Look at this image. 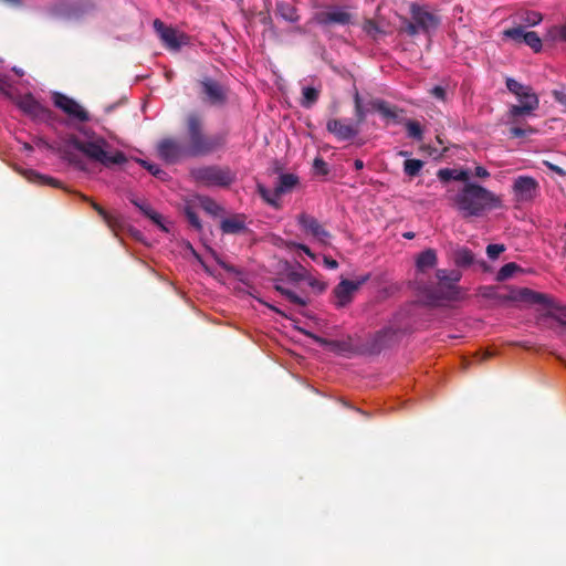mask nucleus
<instances>
[{
  "instance_id": "obj_52",
  "label": "nucleus",
  "mask_w": 566,
  "mask_h": 566,
  "mask_svg": "<svg viewBox=\"0 0 566 566\" xmlns=\"http://www.w3.org/2000/svg\"><path fill=\"white\" fill-rule=\"evenodd\" d=\"M308 285L314 289L317 293H322L326 290V284L324 282L318 281L315 277L307 276L306 279Z\"/></svg>"
},
{
  "instance_id": "obj_48",
  "label": "nucleus",
  "mask_w": 566,
  "mask_h": 566,
  "mask_svg": "<svg viewBox=\"0 0 566 566\" xmlns=\"http://www.w3.org/2000/svg\"><path fill=\"white\" fill-rule=\"evenodd\" d=\"M505 251L504 244H489L486 247V254L491 260H495Z\"/></svg>"
},
{
  "instance_id": "obj_59",
  "label": "nucleus",
  "mask_w": 566,
  "mask_h": 566,
  "mask_svg": "<svg viewBox=\"0 0 566 566\" xmlns=\"http://www.w3.org/2000/svg\"><path fill=\"white\" fill-rule=\"evenodd\" d=\"M553 96H554L556 102H558L559 104L566 106V93L565 92H563V91H554L553 92Z\"/></svg>"
},
{
  "instance_id": "obj_35",
  "label": "nucleus",
  "mask_w": 566,
  "mask_h": 566,
  "mask_svg": "<svg viewBox=\"0 0 566 566\" xmlns=\"http://www.w3.org/2000/svg\"><path fill=\"white\" fill-rule=\"evenodd\" d=\"M522 268L516 264L515 262H510L504 264L499 272L496 273L495 280L497 282L506 281L507 279L512 277L514 273L522 272Z\"/></svg>"
},
{
  "instance_id": "obj_20",
  "label": "nucleus",
  "mask_w": 566,
  "mask_h": 566,
  "mask_svg": "<svg viewBox=\"0 0 566 566\" xmlns=\"http://www.w3.org/2000/svg\"><path fill=\"white\" fill-rule=\"evenodd\" d=\"M356 291L357 290L353 281L342 280L333 290V294L336 298L335 305L337 307H344L348 305L352 302L353 295Z\"/></svg>"
},
{
  "instance_id": "obj_8",
  "label": "nucleus",
  "mask_w": 566,
  "mask_h": 566,
  "mask_svg": "<svg viewBox=\"0 0 566 566\" xmlns=\"http://www.w3.org/2000/svg\"><path fill=\"white\" fill-rule=\"evenodd\" d=\"M398 335L392 328H385L360 344V354L377 355L396 344Z\"/></svg>"
},
{
  "instance_id": "obj_26",
  "label": "nucleus",
  "mask_w": 566,
  "mask_h": 566,
  "mask_svg": "<svg viewBox=\"0 0 566 566\" xmlns=\"http://www.w3.org/2000/svg\"><path fill=\"white\" fill-rule=\"evenodd\" d=\"M82 198L84 201H87L91 203L92 208L101 216V218L103 219V221L107 224V227L109 229L115 231L116 228L120 227L122 222L117 216L109 213L101 205L91 200L88 197L82 196Z\"/></svg>"
},
{
  "instance_id": "obj_16",
  "label": "nucleus",
  "mask_w": 566,
  "mask_h": 566,
  "mask_svg": "<svg viewBox=\"0 0 566 566\" xmlns=\"http://www.w3.org/2000/svg\"><path fill=\"white\" fill-rule=\"evenodd\" d=\"M411 19L421 28L422 32H429L439 25V18L429 11L428 7L417 3L410 4Z\"/></svg>"
},
{
  "instance_id": "obj_34",
  "label": "nucleus",
  "mask_w": 566,
  "mask_h": 566,
  "mask_svg": "<svg viewBox=\"0 0 566 566\" xmlns=\"http://www.w3.org/2000/svg\"><path fill=\"white\" fill-rule=\"evenodd\" d=\"M275 291H277L282 296H284L289 302L298 306H306L307 301L301 296H298L292 290H289L280 284L274 285Z\"/></svg>"
},
{
  "instance_id": "obj_32",
  "label": "nucleus",
  "mask_w": 566,
  "mask_h": 566,
  "mask_svg": "<svg viewBox=\"0 0 566 566\" xmlns=\"http://www.w3.org/2000/svg\"><path fill=\"white\" fill-rule=\"evenodd\" d=\"M276 13L289 22H296L300 19L295 7L285 1L276 2Z\"/></svg>"
},
{
  "instance_id": "obj_19",
  "label": "nucleus",
  "mask_w": 566,
  "mask_h": 566,
  "mask_svg": "<svg viewBox=\"0 0 566 566\" xmlns=\"http://www.w3.org/2000/svg\"><path fill=\"white\" fill-rule=\"evenodd\" d=\"M518 302L528 305H541L542 307H551L554 305V298L541 292H536L528 287H520L517 294Z\"/></svg>"
},
{
  "instance_id": "obj_61",
  "label": "nucleus",
  "mask_w": 566,
  "mask_h": 566,
  "mask_svg": "<svg viewBox=\"0 0 566 566\" xmlns=\"http://www.w3.org/2000/svg\"><path fill=\"white\" fill-rule=\"evenodd\" d=\"M520 287H510L507 292V300L512 302H518L517 294Z\"/></svg>"
},
{
  "instance_id": "obj_44",
  "label": "nucleus",
  "mask_w": 566,
  "mask_h": 566,
  "mask_svg": "<svg viewBox=\"0 0 566 566\" xmlns=\"http://www.w3.org/2000/svg\"><path fill=\"white\" fill-rule=\"evenodd\" d=\"M27 176L32 181H38L39 180L41 184H48V185H51L53 187H59L60 186L59 180L53 179L51 177H45V176L39 175L35 171H33V170L28 171Z\"/></svg>"
},
{
  "instance_id": "obj_41",
  "label": "nucleus",
  "mask_w": 566,
  "mask_h": 566,
  "mask_svg": "<svg viewBox=\"0 0 566 566\" xmlns=\"http://www.w3.org/2000/svg\"><path fill=\"white\" fill-rule=\"evenodd\" d=\"M527 46H530L534 52H539L542 50V40L538 34L534 31H528L524 35V41Z\"/></svg>"
},
{
  "instance_id": "obj_24",
  "label": "nucleus",
  "mask_w": 566,
  "mask_h": 566,
  "mask_svg": "<svg viewBox=\"0 0 566 566\" xmlns=\"http://www.w3.org/2000/svg\"><path fill=\"white\" fill-rule=\"evenodd\" d=\"M220 229L227 234H238L247 230L244 216L237 214L231 218H226L220 223Z\"/></svg>"
},
{
  "instance_id": "obj_15",
  "label": "nucleus",
  "mask_w": 566,
  "mask_h": 566,
  "mask_svg": "<svg viewBox=\"0 0 566 566\" xmlns=\"http://www.w3.org/2000/svg\"><path fill=\"white\" fill-rule=\"evenodd\" d=\"M202 87L203 101L213 106H222L227 102V91L217 81L206 77L200 82Z\"/></svg>"
},
{
  "instance_id": "obj_38",
  "label": "nucleus",
  "mask_w": 566,
  "mask_h": 566,
  "mask_svg": "<svg viewBox=\"0 0 566 566\" xmlns=\"http://www.w3.org/2000/svg\"><path fill=\"white\" fill-rule=\"evenodd\" d=\"M423 167V161L420 159H406L403 163V172L409 177L419 175Z\"/></svg>"
},
{
  "instance_id": "obj_13",
  "label": "nucleus",
  "mask_w": 566,
  "mask_h": 566,
  "mask_svg": "<svg viewBox=\"0 0 566 566\" xmlns=\"http://www.w3.org/2000/svg\"><path fill=\"white\" fill-rule=\"evenodd\" d=\"M18 107L28 116L39 119L45 120L50 118L51 112L46 107H44L32 94H24L20 96L15 101Z\"/></svg>"
},
{
  "instance_id": "obj_36",
  "label": "nucleus",
  "mask_w": 566,
  "mask_h": 566,
  "mask_svg": "<svg viewBox=\"0 0 566 566\" xmlns=\"http://www.w3.org/2000/svg\"><path fill=\"white\" fill-rule=\"evenodd\" d=\"M140 212L149 218L155 224H157L161 230L168 231V229L163 223V217L160 213L156 212L148 203L144 202L140 208Z\"/></svg>"
},
{
  "instance_id": "obj_43",
  "label": "nucleus",
  "mask_w": 566,
  "mask_h": 566,
  "mask_svg": "<svg viewBox=\"0 0 566 566\" xmlns=\"http://www.w3.org/2000/svg\"><path fill=\"white\" fill-rule=\"evenodd\" d=\"M185 214H186L188 222L191 224V227H193L198 231L201 230L202 227H201L200 219L191 206H186Z\"/></svg>"
},
{
  "instance_id": "obj_64",
  "label": "nucleus",
  "mask_w": 566,
  "mask_h": 566,
  "mask_svg": "<svg viewBox=\"0 0 566 566\" xmlns=\"http://www.w3.org/2000/svg\"><path fill=\"white\" fill-rule=\"evenodd\" d=\"M324 263H325V265H326L328 269H332V270H334V269H337V268H338V263H337V261H336V260H334V259L327 258V256H325V258H324Z\"/></svg>"
},
{
  "instance_id": "obj_10",
  "label": "nucleus",
  "mask_w": 566,
  "mask_h": 566,
  "mask_svg": "<svg viewBox=\"0 0 566 566\" xmlns=\"http://www.w3.org/2000/svg\"><path fill=\"white\" fill-rule=\"evenodd\" d=\"M52 99L55 107L60 108L67 116L80 122H87L90 119L88 113L75 99L67 95L55 92L52 95Z\"/></svg>"
},
{
  "instance_id": "obj_33",
  "label": "nucleus",
  "mask_w": 566,
  "mask_h": 566,
  "mask_svg": "<svg viewBox=\"0 0 566 566\" xmlns=\"http://www.w3.org/2000/svg\"><path fill=\"white\" fill-rule=\"evenodd\" d=\"M258 193L261 196V198L270 206L274 208L280 207V195H276V189L274 188L273 191L269 190L264 185L258 184L256 186Z\"/></svg>"
},
{
  "instance_id": "obj_55",
  "label": "nucleus",
  "mask_w": 566,
  "mask_h": 566,
  "mask_svg": "<svg viewBox=\"0 0 566 566\" xmlns=\"http://www.w3.org/2000/svg\"><path fill=\"white\" fill-rule=\"evenodd\" d=\"M430 94L436 97L437 99L444 101L447 92L444 87L437 85L430 90Z\"/></svg>"
},
{
  "instance_id": "obj_11",
  "label": "nucleus",
  "mask_w": 566,
  "mask_h": 566,
  "mask_svg": "<svg viewBox=\"0 0 566 566\" xmlns=\"http://www.w3.org/2000/svg\"><path fill=\"white\" fill-rule=\"evenodd\" d=\"M313 20L322 27L348 25L353 23V14L338 7H332L328 10L316 12Z\"/></svg>"
},
{
  "instance_id": "obj_2",
  "label": "nucleus",
  "mask_w": 566,
  "mask_h": 566,
  "mask_svg": "<svg viewBox=\"0 0 566 566\" xmlns=\"http://www.w3.org/2000/svg\"><path fill=\"white\" fill-rule=\"evenodd\" d=\"M185 134L184 144L188 157H206L226 145V137L222 134H208L205 118L198 112H190L184 120Z\"/></svg>"
},
{
  "instance_id": "obj_46",
  "label": "nucleus",
  "mask_w": 566,
  "mask_h": 566,
  "mask_svg": "<svg viewBox=\"0 0 566 566\" xmlns=\"http://www.w3.org/2000/svg\"><path fill=\"white\" fill-rule=\"evenodd\" d=\"M201 206L207 212L213 216H217L221 211V207L213 199L208 197L201 200Z\"/></svg>"
},
{
  "instance_id": "obj_51",
  "label": "nucleus",
  "mask_w": 566,
  "mask_h": 566,
  "mask_svg": "<svg viewBox=\"0 0 566 566\" xmlns=\"http://www.w3.org/2000/svg\"><path fill=\"white\" fill-rule=\"evenodd\" d=\"M534 132H535V129H533L530 126L527 128H522V127H517V126L510 128V135L515 138L525 137L527 133L532 134Z\"/></svg>"
},
{
  "instance_id": "obj_45",
  "label": "nucleus",
  "mask_w": 566,
  "mask_h": 566,
  "mask_svg": "<svg viewBox=\"0 0 566 566\" xmlns=\"http://www.w3.org/2000/svg\"><path fill=\"white\" fill-rule=\"evenodd\" d=\"M137 161L144 168H146L153 176L160 178V179H164V177L166 176V172L163 169H160L157 165L150 164L143 159H137Z\"/></svg>"
},
{
  "instance_id": "obj_58",
  "label": "nucleus",
  "mask_w": 566,
  "mask_h": 566,
  "mask_svg": "<svg viewBox=\"0 0 566 566\" xmlns=\"http://www.w3.org/2000/svg\"><path fill=\"white\" fill-rule=\"evenodd\" d=\"M11 87L7 76L0 74V92L9 96L8 90Z\"/></svg>"
},
{
  "instance_id": "obj_22",
  "label": "nucleus",
  "mask_w": 566,
  "mask_h": 566,
  "mask_svg": "<svg viewBox=\"0 0 566 566\" xmlns=\"http://www.w3.org/2000/svg\"><path fill=\"white\" fill-rule=\"evenodd\" d=\"M369 106L373 111L378 112L382 117L399 123V114L402 113L397 106L390 105L388 102L376 98L370 101Z\"/></svg>"
},
{
  "instance_id": "obj_18",
  "label": "nucleus",
  "mask_w": 566,
  "mask_h": 566,
  "mask_svg": "<svg viewBox=\"0 0 566 566\" xmlns=\"http://www.w3.org/2000/svg\"><path fill=\"white\" fill-rule=\"evenodd\" d=\"M154 29L168 49L179 50L185 43L186 36L184 34H179L174 28L167 27L159 19L154 21Z\"/></svg>"
},
{
  "instance_id": "obj_21",
  "label": "nucleus",
  "mask_w": 566,
  "mask_h": 566,
  "mask_svg": "<svg viewBox=\"0 0 566 566\" xmlns=\"http://www.w3.org/2000/svg\"><path fill=\"white\" fill-rule=\"evenodd\" d=\"M369 106L373 111L378 112L382 117L399 123V114L402 113L397 106L390 105L388 102L376 98L370 101Z\"/></svg>"
},
{
  "instance_id": "obj_29",
  "label": "nucleus",
  "mask_w": 566,
  "mask_h": 566,
  "mask_svg": "<svg viewBox=\"0 0 566 566\" xmlns=\"http://www.w3.org/2000/svg\"><path fill=\"white\" fill-rule=\"evenodd\" d=\"M298 177L294 174H281L275 186L276 195L291 192L298 184Z\"/></svg>"
},
{
  "instance_id": "obj_14",
  "label": "nucleus",
  "mask_w": 566,
  "mask_h": 566,
  "mask_svg": "<svg viewBox=\"0 0 566 566\" xmlns=\"http://www.w3.org/2000/svg\"><path fill=\"white\" fill-rule=\"evenodd\" d=\"M326 129L339 142L352 140L360 132L358 125L338 118H329L326 123Z\"/></svg>"
},
{
  "instance_id": "obj_63",
  "label": "nucleus",
  "mask_w": 566,
  "mask_h": 566,
  "mask_svg": "<svg viewBox=\"0 0 566 566\" xmlns=\"http://www.w3.org/2000/svg\"><path fill=\"white\" fill-rule=\"evenodd\" d=\"M370 279V274H365V275H361L360 277H358L356 281H353L354 282V285L356 286V290H358L363 284H365L368 280Z\"/></svg>"
},
{
  "instance_id": "obj_7",
  "label": "nucleus",
  "mask_w": 566,
  "mask_h": 566,
  "mask_svg": "<svg viewBox=\"0 0 566 566\" xmlns=\"http://www.w3.org/2000/svg\"><path fill=\"white\" fill-rule=\"evenodd\" d=\"M93 7L91 0H60L50 8V13L57 19H78Z\"/></svg>"
},
{
  "instance_id": "obj_54",
  "label": "nucleus",
  "mask_w": 566,
  "mask_h": 566,
  "mask_svg": "<svg viewBox=\"0 0 566 566\" xmlns=\"http://www.w3.org/2000/svg\"><path fill=\"white\" fill-rule=\"evenodd\" d=\"M548 312H553L555 310L557 313H554L556 316L560 317L562 319L566 321V305H562L559 303H556L554 301V305L551 307H546Z\"/></svg>"
},
{
  "instance_id": "obj_3",
  "label": "nucleus",
  "mask_w": 566,
  "mask_h": 566,
  "mask_svg": "<svg viewBox=\"0 0 566 566\" xmlns=\"http://www.w3.org/2000/svg\"><path fill=\"white\" fill-rule=\"evenodd\" d=\"M454 202L464 218L479 217L491 206H495L499 199L486 188L468 182L457 193Z\"/></svg>"
},
{
  "instance_id": "obj_27",
  "label": "nucleus",
  "mask_w": 566,
  "mask_h": 566,
  "mask_svg": "<svg viewBox=\"0 0 566 566\" xmlns=\"http://www.w3.org/2000/svg\"><path fill=\"white\" fill-rule=\"evenodd\" d=\"M453 262L459 268H469L475 262L473 252L467 247H459L452 253Z\"/></svg>"
},
{
  "instance_id": "obj_42",
  "label": "nucleus",
  "mask_w": 566,
  "mask_h": 566,
  "mask_svg": "<svg viewBox=\"0 0 566 566\" xmlns=\"http://www.w3.org/2000/svg\"><path fill=\"white\" fill-rule=\"evenodd\" d=\"M355 102V117H356V125L360 127V125L365 122L367 116V111L363 107L360 96L358 93H356L354 97Z\"/></svg>"
},
{
  "instance_id": "obj_56",
  "label": "nucleus",
  "mask_w": 566,
  "mask_h": 566,
  "mask_svg": "<svg viewBox=\"0 0 566 566\" xmlns=\"http://www.w3.org/2000/svg\"><path fill=\"white\" fill-rule=\"evenodd\" d=\"M543 164L548 168L551 169L552 171L556 172L557 175L562 176V177H565L566 176V170L548 160H544Z\"/></svg>"
},
{
  "instance_id": "obj_28",
  "label": "nucleus",
  "mask_w": 566,
  "mask_h": 566,
  "mask_svg": "<svg viewBox=\"0 0 566 566\" xmlns=\"http://www.w3.org/2000/svg\"><path fill=\"white\" fill-rule=\"evenodd\" d=\"M437 177L442 182H448L450 180L468 181L470 174L465 169L442 168L438 170Z\"/></svg>"
},
{
  "instance_id": "obj_37",
  "label": "nucleus",
  "mask_w": 566,
  "mask_h": 566,
  "mask_svg": "<svg viewBox=\"0 0 566 566\" xmlns=\"http://www.w3.org/2000/svg\"><path fill=\"white\" fill-rule=\"evenodd\" d=\"M140 212L149 218L155 224H157L161 230L168 231V229L163 223V217L160 213L156 212L148 203L144 202L140 208Z\"/></svg>"
},
{
  "instance_id": "obj_23",
  "label": "nucleus",
  "mask_w": 566,
  "mask_h": 566,
  "mask_svg": "<svg viewBox=\"0 0 566 566\" xmlns=\"http://www.w3.org/2000/svg\"><path fill=\"white\" fill-rule=\"evenodd\" d=\"M316 342L323 345H328L332 350L338 354L360 353V345H354L352 338L345 340H326L321 337H315Z\"/></svg>"
},
{
  "instance_id": "obj_5",
  "label": "nucleus",
  "mask_w": 566,
  "mask_h": 566,
  "mask_svg": "<svg viewBox=\"0 0 566 566\" xmlns=\"http://www.w3.org/2000/svg\"><path fill=\"white\" fill-rule=\"evenodd\" d=\"M193 182L203 187L227 188L235 180V174L228 166L203 165L190 169Z\"/></svg>"
},
{
  "instance_id": "obj_40",
  "label": "nucleus",
  "mask_w": 566,
  "mask_h": 566,
  "mask_svg": "<svg viewBox=\"0 0 566 566\" xmlns=\"http://www.w3.org/2000/svg\"><path fill=\"white\" fill-rule=\"evenodd\" d=\"M406 129L408 133V136L416 139V140H422L423 138V130L420 125V123L409 119L406 122Z\"/></svg>"
},
{
  "instance_id": "obj_25",
  "label": "nucleus",
  "mask_w": 566,
  "mask_h": 566,
  "mask_svg": "<svg viewBox=\"0 0 566 566\" xmlns=\"http://www.w3.org/2000/svg\"><path fill=\"white\" fill-rule=\"evenodd\" d=\"M437 252L433 249H427L418 254L416 259V268L418 273H424L429 269H433L437 264Z\"/></svg>"
},
{
  "instance_id": "obj_4",
  "label": "nucleus",
  "mask_w": 566,
  "mask_h": 566,
  "mask_svg": "<svg viewBox=\"0 0 566 566\" xmlns=\"http://www.w3.org/2000/svg\"><path fill=\"white\" fill-rule=\"evenodd\" d=\"M436 276L438 279L437 285H427L421 282L417 276L416 283L418 291L422 294L424 302L428 305H439L441 301L454 300L457 294L455 283L460 281L461 273L452 270H437Z\"/></svg>"
},
{
  "instance_id": "obj_12",
  "label": "nucleus",
  "mask_w": 566,
  "mask_h": 566,
  "mask_svg": "<svg viewBox=\"0 0 566 566\" xmlns=\"http://www.w3.org/2000/svg\"><path fill=\"white\" fill-rule=\"evenodd\" d=\"M158 155L168 164H175L184 157H188L186 146L174 138H165L158 143Z\"/></svg>"
},
{
  "instance_id": "obj_53",
  "label": "nucleus",
  "mask_w": 566,
  "mask_h": 566,
  "mask_svg": "<svg viewBox=\"0 0 566 566\" xmlns=\"http://www.w3.org/2000/svg\"><path fill=\"white\" fill-rule=\"evenodd\" d=\"M405 31L408 35L415 36L421 31V28L412 20V21H405Z\"/></svg>"
},
{
  "instance_id": "obj_60",
  "label": "nucleus",
  "mask_w": 566,
  "mask_h": 566,
  "mask_svg": "<svg viewBox=\"0 0 566 566\" xmlns=\"http://www.w3.org/2000/svg\"><path fill=\"white\" fill-rule=\"evenodd\" d=\"M290 245L295 247L300 250H302L305 254H307L310 258L315 259V254L311 251V249L302 243H291Z\"/></svg>"
},
{
  "instance_id": "obj_49",
  "label": "nucleus",
  "mask_w": 566,
  "mask_h": 566,
  "mask_svg": "<svg viewBox=\"0 0 566 566\" xmlns=\"http://www.w3.org/2000/svg\"><path fill=\"white\" fill-rule=\"evenodd\" d=\"M306 279H307V275L305 274V272L289 271L286 273V280L293 284H297L301 281H305Z\"/></svg>"
},
{
  "instance_id": "obj_50",
  "label": "nucleus",
  "mask_w": 566,
  "mask_h": 566,
  "mask_svg": "<svg viewBox=\"0 0 566 566\" xmlns=\"http://www.w3.org/2000/svg\"><path fill=\"white\" fill-rule=\"evenodd\" d=\"M313 167L315 171L319 175L325 176L328 174V166L322 157H316L314 159Z\"/></svg>"
},
{
  "instance_id": "obj_17",
  "label": "nucleus",
  "mask_w": 566,
  "mask_h": 566,
  "mask_svg": "<svg viewBox=\"0 0 566 566\" xmlns=\"http://www.w3.org/2000/svg\"><path fill=\"white\" fill-rule=\"evenodd\" d=\"M297 221L302 230L317 239L322 243H327L331 239V233L318 222V220L307 213H301Z\"/></svg>"
},
{
  "instance_id": "obj_31",
  "label": "nucleus",
  "mask_w": 566,
  "mask_h": 566,
  "mask_svg": "<svg viewBox=\"0 0 566 566\" xmlns=\"http://www.w3.org/2000/svg\"><path fill=\"white\" fill-rule=\"evenodd\" d=\"M515 19L520 22L518 25L535 27L543 20V15L537 11H521L515 14Z\"/></svg>"
},
{
  "instance_id": "obj_6",
  "label": "nucleus",
  "mask_w": 566,
  "mask_h": 566,
  "mask_svg": "<svg viewBox=\"0 0 566 566\" xmlns=\"http://www.w3.org/2000/svg\"><path fill=\"white\" fill-rule=\"evenodd\" d=\"M507 90L514 94L518 101V105H512L509 111L511 118H517L520 116L531 115L535 109L538 108L539 99L531 86L523 85L514 78L506 80Z\"/></svg>"
},
{
  "instance_id": "obj_1",
  "label": "nucleus",
  "mask_w": 566,
  "mask_h": 566,
  "mask_svg": "<svg viewBox=\"0 0 566 566\" xmlns=\"http://www.w3.org/2000/svg\"><path fill=\"white\" fill-rule=\"evenodd\" d=\"M70 147L82 153L91 161L101 164L106 168H112L116 165H123L127 161L126 155L118 149H115L104 137L92 136L87 139H81L77 136H71L67 145L60 149L61 157L67 160L71 165L81 170H85V163L80 155L74 153Z\"/></svg>"
},
{
  "instance_id": "obj_9",
  "label": "nucleus",
  "mask_w": 566,
  "mask_h": 566,
  "mask_svg": "<svg viewBox=\"0 0 566 566\" xmlns=\"http://www.w3.org/2000/svg\"><path fill=\"white\" fill-rule=\"evenodd\" d=\"M512 188L517 202H530L536 198L539 185L533 177L518 176L514 180Z\"/></svg>"
},
{
  "instance_id": "obj_30",
  "label": "nucleus",
  "mask_w": 566,
  "mask_h": 566,
  "mask_svg": "<svg viewBox=\"0 0 566 566\" xmlns=\"http://www.w3.org/2000/svg\"><path fill=\"white\" fill-rule=\"evenodd\" d=\"M321 85L318 87L304 86L302 88L301 105L304 108H312L318 101L321 94Z\"/></svg>"
},
{
  "instance_id": "obj_39",
  "label": "nucleus",
  "mask_w": 566,
  "mask_h": 566,
  "mask_svg": "<svg viewBox=\"0 0 566 566\" xmlns=\"http://www.w3.org/2000/svg\"><path fill=\"white\" fill-rule=\"evenodd\" d=\"M524 25H516L510 29L504 30L503 34L504 36L513 40L516 43H523L524 35L527 33Z\"/></svg>"
},
{
  "instance_id": "obj_47",
  "label": "nucleus",
  "mask_w": 566,
  "mask_h": 566,
  "mask_svg": "<svg viewBox=\"0 0 566 566\" xmlns=\"http://www.w3.org/2000/svg\"><path fill=\"white\" fill-rule=\"evenodd\" d=\"M552 40L566 41V24L563 27H553L547 34Z\"/></svg>"
},
{
  "instance_id": "obj_62",
  "label": "nucleus",
  "mask_w": 566,
  "mask_h": 566,
  "mask_svg": "<svg viewBox=\"0 0 566 566\" xmlns=\"http://www.w3.org/2000/svg\"><path fill=\"white\" fill-rule=\"evenodd\" d=\"M474 174L479 178H486L490 176L489 171L482 166H476L474 169Z\"/></svg>"
},
{
  "instance_id": "obj_57",
  "label": "nucleus",
  "mask_w": 566,
  "mask_h": 566,
  "mask_svg": "<svg viewBox=\"0 0 566 566\" xmlns=\"http://www.w3.org/2000/svg\"><path fill=\"white\" fill-rule=\"evenodd\" d=\"M364 30L368 33V34H374V33H377L379 32V28L377 25V23L373 20H367L364 24Z\"/></svg>"
}]
</instances>
